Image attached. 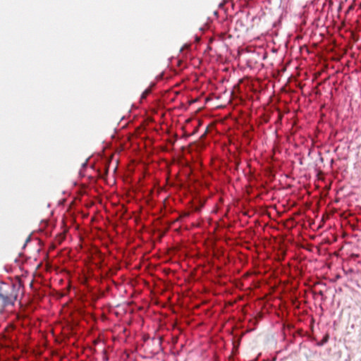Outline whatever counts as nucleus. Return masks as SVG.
<instances>
[{
	"mask_svg": "<svg viewBox=\"0 0 361 361\" xmlns=\"http://www.w3.org/2000/svg\"><path fill=\"white\" fill-rule=\"evenodd\" d=\"M245 49L246 51H247V50H248V47H245Z\"/></svg>",
	"mask_w": 361,
	"mask_h": 361,
	"instance_id": "obj_5",
	"label": "nucleus"
},
{
	"mask_svg": "<svg viewBox=\"0 0 361 361\" xmlns=\"http://www.w3.org/2000/svg\"><path fill=\"white\" fill-rule=\"evenodd\" d=\"M151 93V88L146 89L141 95V99H145Z\"/></svg>",
	"mask_w": 361,
	"mask_h": 361,
	"instance_id": "obj_2",
	"label": "nucleus"
},
{
	"mask_svg": "<svg viewBox=\"0 0 361 361\" xmlns=\"http://www.w3.org/2000/svg\"><path fill=\"white\" fill-rule=\"evenodd\" d=\"M250 243H251L250 242ZM249 250H250V252H251V251H252V249H251V245H250V248H249Z\"/></svg>",
	"mask_w": 361,
	"mask_h": 361,
	"instance_id": "obj_4",
	"label": "nucleus"
},
{
	"mask_svg": "<svg viewBox=\"0 0 361 361\" xmlns=\"http://www.w3.org/2000/svg\"><path fill=\"white\" fill-rule=\"evenodd\" d=\"M17 299V293L14 286L8 287V290L0 288V314L9 305H13Z\"/></svg>",
	"mask_w": 361,
	"mask_h": 361,
	"instance_id": "obj_1",
	"label": "nucleus"
},
{
	"mask_svg": "<svg viewBox=\"0 0 361 361\" xmlns=\"http://www.w3.org/2000/svg\"><path fill=\"white\" fill-rule=\"evenodd\" d=\"M249 90H250V91L251 90V85H250Z\"/></svg>",
	"mask_w": 361,
	"mask_h": 361,
	"instance_id": "obj_6",
	"label": "nucleus"
},
{
	"mask_svg": "<svg viewBox=\"0 0 361 361\" xmlns=\"http://www.w3.org/2000/svg\"><path fill=\"white\" fill-rule=\"evenodd\" d=\"M249 233H250V235L251 234V229L250 228Z\"/></svg>",
	"mask_w": 361,
	"mask_h": 361,
	"instance_id": "obj_7",
	"label": "nucleus"
},
{
	"mask_svg": "<svg viewBox=\"0 0 361 361\" xmlns=\"http://www.w3.org/2000/svg\"><path fill=\"white\" fill-rule=\"evenodd\" d=\"M261 317H262V315H261V314H259V315L258 316V317H255V324H256V323H257V322L258 321V319H259Z\"/></svg>",
	"mask_w": 361,
	"mask_h": 361,
	"instance_id": "obj_3",
	"label": "nucleus"
}]
</instances>
